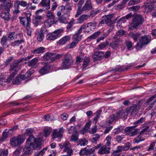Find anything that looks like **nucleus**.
Segmentation results:
<instances>
[{
    "mask_svg": "<svg viewBox=\"0 0 156 156\" xmlns=\"http://www.w3.org/2000/svg\"><path fill=\"white\" fill-rule=\"evenodd\" d=\"M26 144L36 150L39 147V139H36L33 135H30L27 139Z\"/></svg>",
    "mask_w": 156,
    "mask_h": 156,
    "instance_id": "nucleus-5",
    "label": "nucleus"
},
{
    "mask_svg": "<svg viewBox=\"0 0 156 156\" xmlns=\"http://www.w3.org/2000/svg\"><path fill=\"white\" fill-rule=\"evenodd\" d=\"M58 20L60 23H62L66 24L68 23L67 18L63 16L59 17Z\"/></svg>",
    "mask_w": 156,
    "mask_h": 156,
    "instance_id": "nucleus-53",
    "label": "nucleus"
},
{
    "mask_svg": "<svg viewBox=\"0 0 156 156\" xmlns=\"http://www.w3.org/2000/svg\"><path fill=\"white\" fill-rule=\"evenodd\" d=\"M17 36V34H16L15 32H10L9 33L8 35V38L9 41H11L16 39Z\"/></svg>",
    "mask_w": 156,
    "mask_h": 156,
    "instance_id": "nucleus-39",
    "label": "nucleus"
},
{
    "mask_svg": "<svg viewBox=\"0 0 156 156\" xmlns=\"http://www.w3.org/2000/svg\"><path fill=\"white\" fill-rule=\"evenodd\" d=\"M136 127V126H131L127 127H126L124 130L125 133L127 135L131 136L132 130H133V128Z\"/></svg>",
    "mask_w": 156,
    "mask_h": 156,
    "instance_id": "nucleus-34",
    "label": "nucleus"
},
{
    "mask_svg": "<svg viewBox=\"0 0 156 156\" xmlns=\"http://www.w3.org/2000/svg\"><path fill=\"white\" fill-rule=\"evenodd\" d=\"M20 74H19L16 77L15 79L13 81L14 84L16 85H19L21 83V80L20 78Z\"/></svg>",
    "mask_w": 156,
    "mask_h": 156,
    "instance_id": "nucleus-55",
    "label": "nucleus"
},
{
    "mask_svg": "<svg viewBox=\"0 0 156 156\" xmlns=\"http://www.w3.org/2000/svg\"><path fill=\"white\" fill-rule=\"evenodd\" d=\"M136 104L133 105L132 106L128 108L126 110V113L127 114H130L131 115L132 113L136 112Z\"/></svg>",
    "mask_w": 156,
    "mask_h": 156,
    "instance_id": "nucleus-33",
    "label": "nucleus"
},
{
    "mask_svg": "<svg viewBox=\"0 0 156 156\" xmlns=\"http://www.w3.org/2000/svg\"><path fill=\"white\" fill-rule=\"evenodd\" d=\"M59 147L61 149L64 148L63 152H66L69 151L73 153V151L71 149V145L69 141H65L64 143L59 144Z\"/></svg>",
    "mask_w": 156,
    "mask_h": 156,
    "instance_id": "nucleus-13",
    "label": "nucleus"
},
{
    "mask_svg": "<svg viewBox=\"0 0 156 156\" xmlns=\"http://www.w3.org/2000/svg\"><path fill=\"white\" fill-rule=\"evenodd\" d=\"M64 130L65 129L62 127L60 128L58 130L57 129L54 130L52 134V139L54 140L56 138H62Z\"/></svg>",
    "mask_w": 156,
    "mask_h": 156,
    "instance_id": "nucleus-11",
    "label": "nucleus"
},
{
    "mask_svg": "<svg viewBox=\"0 0 156 156\" xmlns=\"http://www.w3.org/2000/svg\"><path fill=\"white\" fill-rule=\"evenodd\" d=\"M151 37L150 36L144 35L142 36L140 39V41L144 44H147L151 40Z\"/></svg>",
    "mask_w": 156,
    "mask_h": 156,
    "instance_id": "nucleus-25",
    "label": "nucleus"
},
{
    "mask_svg": "<svg viewBox=\"0 0 156 156\" xmlns=\"http://www.w3.org/2000/svg\"><path fill=\"white\" fill-rule=\"evenodd\" d=\"M25 139L24 136L21 135L13 136L10 139V144L13 147H16L23 143Z\"/></svg>",
    "mask_w": 156,
    "mask_h": 156,
    "instance_id": "nucleus-6",
    "label": "nucleus"
},
{
    "mask_svg": "<svg viewBox=\"0 0 156 156\" xmlns=\"http://www.w3.org/2000/svg\"><path fill=\"white\" fill-rule=\"evenodd\" d=\"M110 146L108 147L106 144L100 147L98 151V153L101 155L109 154L110 153Z\"/></svg>",
    "mask_w": 156,
    "mask_h": 156,
    "instance_id": "nucleus-17",
    "label": "nucleus"
},
{
    "mask_svg": "<svg viewBox=\"0 0 156 156\" xmlns=\"http://www.w3.org/2000/svg\"><path fill=\"white\" fill-rule=\"evenodd\" d=\"M156 2V0H147L144 3V7L145 11L147 12H151L154 8L153 4Z\"/></svg>",
    "mask_w": 156,
    "mask_h": 156,
    "instance_id": "nucleus-9",
    "label": "nucleus"
},
{
    "mask_svg": "<svg viewBox=\"0 0 156 156\" xmlns=\"http://www.w3.org/2000/svg\"><path fill=\"white\" fill-rule=\"evenodd\" d=\"M12 6V3L10 0H5L0 5V10L5 9L7 11H9Z\"/></svg>",
    "mask_w": 156,
    "mask_h": 156,
    "instance_id": "nucleus-10",
    "label": "nucleus"
},
{
    "mask_svg": "<svg viewBox=\"0 0 156 156\" xmlns=\"http://www.w3.org/2000/svg\"><path fill=\"white\" fill-rule=\"evenodd\" d=\"M114 15L115 14H109L104 16L103 18L105 19L106 22H110L114 20L113 19L114 18Z\"/></svg>",
    "mask_w": 156,
    "mask_h": 156,
    "instance_id": "nucleus-42",
    "label": "nucleus"
},
{
    "mask_svg": "<svg viewBox=\"0 0 156 156\" xmlns=\"http://www.w3.org/2000/svg\"><path fill=\"white\" fill-rule=\"evenodd\" d=\"M49 69L50 67L48 66L45 65L40 70V73L42 74L47 73H48Z\"/></svg>",
    "mask_w": 156,
    "mask_h": 156,
    "instance_id": "nucleus-40",
    "label": "nucleus"
},
{
    "mask_svg": "<svg viewBox=\"0 0 156 156\" xmlns=\"http://www.w3.org/2000/svg\"><path fill=\"white\" fill-rule=\"evenodd\" d=\"M90 16L93 17L95 16L98 14L100 12V10H99L95 9V10H90Z\"/></svg>",
    "mask_w": 156,
    "mask_h": 156,
    "instance_id": "nucleus-49",
    "label": "nucleus"
},
{
    "mask_svg": "<svg viewBox=\"0 0 156 156\" xmlns=\"http://www.w3.org/2000/svg\"><path fill=\"white\" fill-rule=\"evenodd\" d=\"M78 142V144L81 146H85L87 144L88 140L85 138H83L79 140Z\"/></svg>",
    "mask_w": 156,
    "mask_h": 156,
    "instance_id": "nucleus-45",
    "label": "nucleus"
},
{
    "mask_svg": "<svg viewBox=\"0 0 156 156\" xmlns=\"http://www.w3.org/2000/svg\"><path fill=\"white\" fill-rule=\"evenodd\" d=\"M156 98V94L152 96L149 98L146 101L145 104L146 105H149L148 107L147 108V110H149L152 108L154 105L156 104V99L153 102L150 103V102Z\"/></svg>",
    "mask_w": 156,
    "mask_h": 156,
    "instance_id": "nucleus-12",
    "label": "nucleus"
},
{
    "mask_svg": "<svg viewBox=\"0 0 156 156\" xmlns=\"http://www.w3.org/2000/svg\"><path fill=\"white\" fill-rule=\"evenodd\" d=\"M125 43L128 50H130V48L133 47V43L131 41H126Z\"/></svg>",
    "mask_w": 156,
    "mask_h": 156,
    "instance_id": "nucleus-62",
    "label": "nucleus"
},
{
    "mask_svg": "<svg viewBox=\"0 0 156 156\" xmlns=\"http://www.w3.org/2000/svg\"><path fill=\"white\" fill-rule=\"evenodd\" d=\"M127 114H126V112L123 110H120L116 113V118H125L127 116Z\"/></svg>",
    "mask_w": 156,
    "mask_h": 156,
    "instance_id": "nucleus-38",
    "label": "nucleus"
},
{
    "mask_svg": "<svg viewBox=\"0 0 156 156\" xmlns=\"http://www.w3.org/2000/svg\"><path fill=\"white\" fill-rule=\"evenodd\" d=\"M31 14L30 13L26 14L25 16L24 17L25 23H27L26 28L28 29V28H30V23L31 22L30 16Z\"/></svg>",
    "mask_w": 156,
    "mask_h": 156,
    "instance_id": "nucleus-23",
    "label": "nucleus"
},
{
    "mask_svg": "<svg viewBox=\"0 0 156 156\" xmlns=\"http://www.w3.org/2000/svg\"><path fill=\"white\" fill-rule=\"evenodd\" d=\"M70 39V37L69 36H66L63 37L58 41V44L60 45H64L67 42L69 41Z\"/></svg>",
    "mask_w": 156,
    "mask_h": 156,
    "instance_id": "nucleus-28",
    "label": "nucleus"
},
{
    "mask_svg": "<svg viewBox=\"0 0 156 156\" xmlns=\"http://www.w3.org/2000/svg\"><path fill=\"white\" fill-rule=\"evenodd\" d=\"M0 16L6 20H9L10 19L9 11H2L0 12Z\"/></svg>",
    "mask_w": 156,
    "mask_h": 156,
    "instance_id": "nucleus-26",
    "label": "nucleus"
},
{
    "mask_svg": "<svg viewBox=\"0 0 156 156\" xmlns=\"http://www.w3.org/2000/svg\"><path fill=\"white\" fill-rule=\"evenodd\" d=\"M50 0H42L40 4L42 6L45 8L46 10H48L50 8Z\"/></svg>",
    "mask_w": 156,
    "mask_h": 156,
    "instance_id": "nucleus-22",
    "label": "nucleus"
},
{
    "mask_svg": "<svg viewBox=\"0 0 156 156\" xmlns=\"http://www.w3.org/2000/svg\"><path fill=\"white\" fill-rule=\"evenodd\" d=\"M74 62V60L71 55L67 53L64 56L62 59L61 67L63 69H68L73 65Z\"/></svg>",
    "mask_w": 156,
    "mask_h": 156,
    "instance_id": "nucleus-2",
    "label": "nucleus"
},
{
    "mask_svg": "<svg viewBox=\"0 0 156 156\" xmlns=\"http://www.w3.org/2000/svg\"><path fill=\"white\" fill-rule=\"evenodd\" d=\"M14 6L15 9L13 11V13L15 14H17L20 12V10L23 11V8H21L20 7H17V5L14 3Z\"/></svg>",
    "mask_w": 156,
    "mask_h": 156,
    "instance_id": "nucleus-48",
    "label": "nucleus"
},
{
    "mask_svg": "<svg viewBox=\"0 0 156 156\" xmlns=\"http://www.w3.org/2000/svg\"><path fill=\"white\" fill-rule=\"evenodd\" d=\"M92 57L94 61L101 60L104 58V52L102 51H96L94 53Z\"/></svg>",
    "mask_w": 156,
    "mask_h": 156,
    "instance_id": "nucleus-15",
    "label": "nucleus"
},
{
    "mask_svg": "<svg viewBox=\"0 0 156 156\" xmlns=\"http://www.w3.org/2000/svg\"><path fill=\"white\" fill-rule=\"evenodd\" d=\"M144 22V20L142 16L140 14L137 15L133 19L132 22L130 24V26L129 28L132 30L134 29H136Z\"/></svg>",
    "mask_w": 156,
    "mask_h": 156,
    "instance_id": "nucleus-4",
    "label": "nucleus"
},
{
    "mask_svg": "<svg viewBox=\"0 0 156 156\" xmlns=\"http://www.w3.org/2000/svg\"><path fill=\"white\" fill-rule=\"evenodd\" d=\"M63 31V30L61 29L56 30L52 33L47 34L46 39L48 40H54L59 37V34Z\"/></svg>",
    "mask_w": 156,
    "mask_h": 156,
    "instance_id": "nucleus-7",
    "label": "nucleus"
},
{
    "mask_svg": "<svg viewBox=\"0 0 156 156\" xmlns=\"http://www.w3.org/2000/svg\"><path fill=\"white\" fill-rule=\"evenodd\" d=\"M117 17H116L115 18L114 20L113 21L107 22H106V24L109 26L111 28H114V24L115 23V22L117 20Z\"/></svg>",
    "mask_w": 156,
    "mask_h": 156,
    "instance_id": "nucleus-57",
    "label": "nucleus"
},
{
    "mask_svg": "<svg viewBox=\"0 0 156 156\" xmlns=\"http://www.w3.org/2000/svg\"><path fill=\"white\" fill-rule=\"evenodd\" d=\"M63 55L62 54H57L55 53L48 52L44 55L43 59L44 60L47 61V63H50L61 58Z\"/></svg>",
    "mask_w": 156,
    "mask_h": 156,
    "instance_id": "nucleus-3",
    "label": "nucleus"
},
{
    "mask_svg": "<svg viewBox=\"0 0 156 156\" xmlns=\"http://www.w3.org/2000/svg\"><path fill=\"white\" fill-rule=\"evenodd\" d=\"M117 118H116V116L114 114H112V115H110L108 118V124H112L113 122L114 121V120L116 119Z\"/></svg>",
    "mask_w": 156,
    "mask_h": 156,
    "instance_id": "nucleus-47",
    "label": "nucleus"
},
{
    "mask_svg": "<svg viewBox=\"0 0 156 156\" xmlns=\"http://www.w3.org/2000/svg\"><path fill=\"white\" fill-rule=\"evenodd\" d=\"M38 61V58H35L28 63V66L30 67H34L35 65Z\"/></svg>",
    "mask_w": 156,
    "mask_h": 156,
    "instance_id": "nucleus-44",
    "label": "nucleus"
},
{
    "mask_svg": "<svg viewBox=\"0 0 156 156\" xmlns=\"http://www.w3.org/2000/svg\"><path fill=\"white\" fill-rule=\"evenodd\" d=\"M112 0H95L97 4L101 5L103 3H108Z\"/></svg>",
    "mask_w": 156,
    "mask_h": 156,
    "instance_id": "nucleus-58",
    "label": "nucleus"
},
{
    "mask_svg": "<svg viewBox=\"0 0 156 156\" xmlns=\"http://www.w3.org/2000/svg\"><path fill=\"white\" fill-rule=\"evenodd\" d=\"M124 138V135H118L116 136L115 140L118 143L122 142V139Z\"/></svg>",
    "mask_w": 156,
    "mask_h": 156,
    "instance_id": "nucleus-61",
    "label": "nucleus"
},
{
    "mask_svg": "<svg viewBox=\"0 0 156 156\" xmlns=\"http://www.w3.org/2000/svg\"><path fill=\"white\" fill-rule=\"evenodd\" d=\"M93 8L92 3L91 0H87L85 2L84 5L82 7V10L89 11L92 10Z\"/></svg>",
    "mask_w": 156,
    "mask_h": 156,
    "instance_id": "nucleus-14",
    "label": "nucleus"
},
{
    "mask_svg": "<svg viewBox=\"0 0 156 156\" xmlns=\"http://www.w3.org/2000/svg\"><path fill=\"white\" fill-rule=\"evenodd\" d=\"M144 140L143 138L140 135H139L136 137L134 140V143H138L141 141Z\"/></svg>",
    "mask_w": 156,
    "mask_h": 156,
    "instance_id": "nucleus-52",
    "label": "nucleus"
},
{
    "mask_svg": "<svg viewBox=\"0 0 156 156\" xmlns=\"http://www.w3.org/2000/svg\"><path fill=\"white\" fill-rule=\"evenodd\" d=\"M91 125V122L90 121H88L87 123L84 127L80 131V133L82 134H84L90 128Z\"/></svg>",
    "mask_w": 156,
    "mask_h": 156,
    "instance_id": "nucleus-30",
    "label": "nucleus"
},
{
    "mask_svg": "<svg viewBox=\"0 0 156 156\" xmlns=\"http://www.w3.org/2000/svg\"><path fill=\"white\" fill-rule=\"evenodd\" d=\"M19 36L20 37V40H16L13 42H12L10 44L11 47H15L16 46H18L20 44L24 42V40L23 39V36L21 34H18Z\"/></svg>",
    "mask_w": 156,
    "mask_h": 156,
    "instance_id": "nucleus-16",
    "label": "nucleus"
},
{
    "mask_svg": "<svg viewBox=\"0 0 156 156\" xmlns=\"http://www.w3.org/2000/svg\"><path fill=\"white\" fill-rule=\"evenodd\" d=\"M124 148L122 146H118L117 149L114 151L112 153L113 156H120Z\"/></svg>",
    "mask_w": 156,
    "mask_h": 156,
    "instance_id": "nucleus-24",
    "label": "nucleus"
},
{
    "mask_svg": "<svg viewBox=\"0 0 156 156\" xmlns=\"http://www.w3.org/2000/svg\"><path fill=\"white\" fill-rule=\"evenodd\" d=\"M144 45L142 42L140 41L139 39V41L138 42L136 45V48L138 50H140Z\"/></svg>",
    "mask_w": 156,
    "mask_h": 156,
    "instance_id": "nucleus-59",
    "label": "nucleus"
},
{
    "mask_svg": "<svg viewBox=\"0 0 156 156\" xmlns=\"http://www.w3.org/2000/svg\"><path fill=\"white\" fill-rule=\"evenodd\" d=\"M79 138V132L77 130H76L73 133L70 138L71 142H76L78 140Z\"/></svg>",
    "mask_w": 156,
    "mask_h": 156,
    "instance_id": "nucleus-27",
    "label": "nucleus"
},
{
    "mask_svg": "<svg viewBox=\"0 0 156 156\" xmlns=\"http://www.w3.org/2000/svg\"><path fill=\"white\" fill-rule=\"evenodd\" d=\"M109 45L110 47L113 50H117L120 46L119 43L117 41H112Z\"/></svg>",
    "mask_w": 156,
    "mask_h": 156,
    "instance_id": "nucleus-32",
    "label": "nucleus"
},
{
    "mask_svg": "<svg viewBox=\"0 0 156 156\" xmlns=\"http://www.w3.org/2000/svg\"><path fill=\"white\" fill-rule=\"evenodd\" d=\"M100 137V136L99 134H96L93 135V138L91 139V141L93 143H96Z\"/></svg>",
    "mask_w": 156,
    "mask_h": 156,
    "instance_id": "nucleus-56",
    "label": "nucleus"
},
{
    "mask_svg": "<svg viewBox=\"0 0 156 156\" xmlns=\"http://www.w3.org/2000/svg\"><path fill=\"white\" fill-rule=\"evenodd\" d=\"M108 36V34H104L101 35L100 37H99L97 40V43L103 40L106 37Z\"/></svg>",
    "mask_w": 156,
    "mask_h": 156,
    "instance_id": "nucleus-60",
    "label": "nucleus"
},
{
    "mask_svg": "<svg viewBox=\"0 0 156 156\" xmlns=\"http://www.w3.org/2000/svg\"><path fill=\"white\" fill-rule=\"evenodd\" d=\"M74 20L73 18L71 19L70 22L68 23L66 26V29L68 30H69L71 29L73 25L74 24Z\"/></svg>",
    "mask_w": 156,
    "mask_h": 156,
    "instance_id": "nucleus-51",
    "label": "nucleus"
},
{
    "mask_svg": "<svg viewBox=\"0 0 156 156\" xmlns=\"http://www.w3.org/2000/svg\"><path fill=\"white\" fill-rule=\"evenodd\" d=\"M112 135L110 134L108 135L106 138L105 140L107 141L106 144L108 147L110 146L111 143L110 141L112 139Z\"/></svg>",
    "mask_w": 156,
    "mask_h": 156,
    "instance_id": "nucleus-54",
    "label": "nucleus"
},
{
    "mask_svg": "<svg viewBox=\"0 0 156 156\" xmlns=\"http://www.w3.org/2000/svg\"><path fill=\"white\" fill-rule=\"evenodd\" d=\"M102 110L101 109H99L95 113L96 116L93 119L94 121L97 122L99 118V117L102 112Z\"/></svg>",
    "mask_w": 156,
    "mask_h": 156,
    "instance_id": "nucleus-50",
    "label": "nucleus"
},
{
    "mask_svg": "<svg viewBox=\"0 0 156 156\" xmlns=\"http://www.w3.org/2000/svg\"><path fill=\"white\" fill-rule=\"evenodd\" d=\"M47 16L49 18L55 19V16L50 10L48 11L47 13Z\"/></svg>",
    "mask_w": 156,
    "mask_h": 156,
    "instance_id": "nucleus-64",
    "label": "nucleus"
},
{
    "mask_svg": "<svg viewBox=\"0 0 156 156\" xmlns=\"http://www.w3.org/2000/svg\"><path fill=\"white\" fill-rule=\"evenodd\" d=\"M141 147L140 146H137L133 147L131 148L130 150L132 151L134 153H137L138 152V149H140Z\"/></svg>",
    "mask_w": 156,
    "mask_h": 156,
    "instance_id": "nucleus-63",
    "label": "nucleus"
},
{
    "mask_svg": "<svg viewBox=\"0 0 156 156\" xmlns=\"http://www.w3.org/2000/svg\"><path fill=\"white\" fill-rule=\"evenodd\" d=\"M109 42L107 40L105 42H102L98 46V50H102L106 48L108 46Z\"/></svg>",
    "mask_w": 156,
    "mask_h": 156,
    "instance_id": "nucleus-29",
    "label": "nucleus"
},
{
    "mask_svg": "<svg viewBox=\"0 0 156 156\" xmlns=\"http://www.w3.org/2000/svg\"><path fill=\"white\" fill-rule=\"evenodd\" d=\"M125 34V31L122 29L119 30L116 33V34L113 36L114 39H116L118 38V37H120L123 36Z\"/></svg>",
    "mask_w": 156,
    "mask_h": 156,
    "instance_id": "nucleus-37",
    "label": "nucleus"
},
{
    "mask_svg": "<svg viewBox=\"0 0 156 156\" xmlns=\"http://www.w3.org/2000/svg\"><path fill=\"white\" fill-rule=\"evenodd\" d=\"M7 39L6 36L4 35L1 38L0 41L1 44L3 47L6 45Z\"/></svg>",
    "mask_w": 156,
    "mask_h": 156,
    "instance_id": "nucleus-46",
    "label": "nucleus"
},
{
    "mask_svg": "<svg viewBox=\"0 0 156 156\" xmlns=\"http://www.w3.org/2000/svg\"><path fill=\"white\" fill-rule=\"evenodd\" d=\"M30 146L26 144L25 147L23 148V153L20 156H28L31 154L32 149Z\"/></svg>",
    "mask_w": 156,
    "mask_h": 156,
    "instance_id": "nucleus-18",
    "label": "nucleus"
},
{
    "mask_svg": "<svg viewBox=\"0 0 156 156\" xmlns=\"http://www.w3.org/2000/svg\"><path fill=\"white\" fill-rule=\"evenodd\" d=\"M23 59V58H21L15 59L10 64L9 71L10 72L12 73L7 80V83H9L12 79L17 74L18 71L21 69V65L20 63L22 61Z\"/></svg>",
    "mask_w": 156,
    "mask_h": 156,
    "instance_id": "nucleus-1",
    "label": "nucleus"
},
{
    "mask_svg": "<svg viewBox=\"0 0 156 156\" xmlns=\"http://www.w3.org/2000/svg\"><path fill=\"white\" fill-rule=\"evenodd\" d=\"M101 32L100 31H98L95 32L94 34L90 36L87 38L89 41H91L92 40L95 39L101 34Z\"/></svg>",
    "mask_w": 156,
    "mask_h": 156,
    "instance_id": "nucleus-41",
    "label": "nucleus"
},
{
    "mask_svg": "<svg viewBox=\"0 0 156 156\" xmlns=\"http://www.w3.org/2000/svg\"><path fill=\"white\" fill-rule=\"evenodd\" d=\"M140 35V34L139 33L134 34L132 32H130L129 34V36L133 38V40L135 42L137 40L138 38L139 37Z\"/></svg>",
    "mask_w": 156,
    "mask_h": 156,
    "instance_id": "nucleus-36",
    "label": "nucleus"
},
{
    "mask_svg": "<svg viewBox=\"0 0 156 156\" xmlns=\"http://www.w3.org/2000/svg\"><path fill=\"white\" fill-rule=\"evenodd\" d=\"M39 10H37L35 12V15L33 19V23L36 26H37L39 23Z\"/></svg>",
    "mask_w": 156,
    "mask_h": 156,
    "instance_id": "nucleus-31",
    "label": "nucleus"
},
{
    "mask_svg": "<svg viewBox=\"0 0 156 156\" xmlns=\"http://www.w3.org/2000/svg\"><path fill=\"white\" fill-rule=\"evenodd\" d=\"M47 33L45 27L44 26L42 27L41 30V34H40V41H42L44 37V34H46Z\"/></svg>",
    "mask_w": 156,
    "mask_h": 156,
    "instance_id": "nucleus-35",
    "label": "nucleus"
},
{
    "mask_svg": "<svg viewBox=\"0 0 156 156\" xmlns=\"http://www.w3.org/2000/svg\"><path fill=\"white\" fill-rule=\"evenodd\" d=\"M88 18V16L87 15H81L78 19V21L79 23H81L85 22Z\"/></svg>",
    "mask_w": 156,
    "mask_h": 156,
    "instance_id": "nucleus-43",
    "label": "nucleus"
},
{
    "mask_svg": "<svg viewBox=\"0 0 156 156\" xmlns=\"http://www.w3.org/2000/svg\"><path fill=\"white\" fill-rule=\"evenodd\" d=\"M14 3L17 5V7H20L21 8H22V7H26L27 6L28 3L26 1L19 0H16L14 2Z\"/></svg>",
    "mask_w": 156,
    "mask_h": 156,
    "instance_id": "nucleus-21",
    "label": "nucleus"
},
{
    "mask_svg": "<svg viewBox=\"0 0 156 156\" xmlns=\"http://www.w3.org/2000/svg\"><path fill=\"white\" fill-rule=\"evenodd\" d=\"M96 23L95 22H90L88 23L87 25H83L80 28L82 30L83 29L84 30L85 32L89 33L90 30L93 31L96 28Z\"/></svg>",
    "mask_w": 156,
    "mask_h": 156,
    "instance_id": "nucleus-8",
    "label": "nucleus"
},
{
    "mask_svg": "<svg viewBox=\"0 0 156 156\" xmlns=\"http://www.w3.org/2000/svg\"><path fill=\"white\" fill-rule=\"evenodd\" d=\"M81 29H80L76 32L74 34L73 37V39L74 41L78 43L81 39V37L80 35L82 32Z\"/></svg>",
    "mask_w": 156,
    "mask_h": 156,
    "instance_id": "nucleus-20",
    "label": "nucleus"
},
{
    "mask_svg": "<svg viewBox=\"0 0 156 156\" xmlns=\"http://www.w3.org/2000/svg\"><path fill=\"white\" fill-rule=\"evenodd\" d=\"M88 146H87V147ZM94 151V148H92L90 149H87V147H85L83 149H81L80 152V154L81 156H83L87 154H88L90 152Z\"/></svg>",
    "mask_w": 156,
    "mask_h": 156,
    "instance_id": "nucleus-19",
    "label": "nucleus"
}]
</instances>
